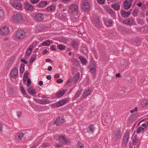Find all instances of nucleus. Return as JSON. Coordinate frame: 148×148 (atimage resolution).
Segmentation results:
<instances>
[{
    "instance_id": "f257e3e1",
    "label": "nucleus",
    "mask_w": 148,
    "mask_h": 148,
    "mask_svg": "<svg viewBox=\"0 0 148 148\" xmlns=\"http://www.w3.org/2000/svg\"><path fill=\"white\" fill-rule=\"evenodd\" d=\"M25 36V32L23 30H18L16 32V36L17 38L20 39H23Z\"/></svg>"
},
{
    "instance_id": "f03ea898",
    "label": "nucleus",
    "mask_w": 148,
    "mask_h": 148,
    "mask_svg": "<svg viewBox=\"0 0 148 148\" xmlns=\"http://www.w3.org/2000/svg\"><path fill=\"white\" fill-rule=\"evenodd\" d=\"M78 9L77 5L76 4H73L69 7V12L71 14H73L75 12L77 14Z\"/></svg>"
},
{
    "instance_id": "7ed1b4c3",
    "label": "nucleus",
    "mask_w": 148,
    "mask_h": 148,
    "mask_svg": "<svg viewBox=\"0 0 148 148\" xmlns=\"http://www.w3.org/2000/svg\"><path fill=\"white\" fill-rule=\"evenodd\" d=\"M129 137V133L127 132H125L124 135L122 143L125 147L126 146L127 144L128 141Z\"/></svg>"
},
{
    "instance_id": "20e7f679",
    "label": "nucleus",
    "mask_w": 148,
    "mask_h": 148,
    "mask_svg": "<svg viewBox=\"0 0 148 148\" xmlns=\"http://www.w3.org/2000/svg\"><path fill=\"white\" fill-rule=\"evenodd\" d=\"M9 28L6 26L1 27L0 29V33L1 34L6 35L9 33Z\"/></svg>"
},
{
    "instance_id": "39448f33",
    "label": "nucleus",
    "mask_w": 148,
    "mask_h": 148,
    "mask_svg": "<svg viewBox=\"0 0 148 148\" xmlns=\"http://www.w3.org/2000/svg\"><path fill=\"white\" fill-rule=\"evenodd\" d=\"M23 19V17L21 14H17L14 15L13 17V20L15 22H19Z\"/></svg>"
},
{
    "instance_id": "423d86ee",
    "label": "nucleus",
    "mask_w": 148,
    "mask_h": 148,
    "mask_svg": "<svg viewBox=\"0 0 148 148\" xmlns=\"http://www.w3.org/2000/svg\"><path fill=\"white\" fill-rule=\"evenodd\" d=\"M64 121V117L60 116L58 118L55 122V124L57 126H58L63 123Z\"/></svg>"
},
{
    "instance_id": "0eeeda50",
    "label": "nucleus",
    "mask_w": 148,
    "mask_h": 148,
    "mask_svg": "<svg viewBox=\"0 0 148 148\" xmlns=\"http://www.w3.org/2000/svg\"><path fill=\"white\" fill-rule=\"evenodd\" d=\"M35 20L37 21H41L44 18L43 15L41 13H38L36 14L34 16Z\"/></svg>"
},
{
    "instance_id": "6e6552de",
    "label": "nucleus",
    "mask_w": 148,
    "mask_h": 148,
    "mask_svg": "<svg viewBox=\"0 0 148 148\" xmlns=\"http://www.w3.org/2000/svg\"><path fill=\"white\" fill-rule=\"evenodd\" d=\"M132 2L129 0H126L123 3V6L125 9H129L132 6Z\"/></svg>"
},
{
    "instance_id": "1a4fd4ad",
    "label": "nucleus",
    "mask_w": 148,
    "mask_h": 148,
    "mask_svg": "<svg viewBox=\"0 0 148 148\" xmlns=\"http://www.w3.org/2000/svg\"><path fill=\"white\" fill-rule=\"evenodd\" d=\"M114 138L116 140H118L121 137V130H116L114 134Z\"/></svg>"
},
{
    "instance_id": "9d476101",
    "label": "nucleus",
    "mask_w": 148,
    "mask_h": 148,
    "mask_svg": "<svg viewBox=\"0 0 148 148\" xmlns=\"http://www.w3.org/2000/svg\"><path fill=\"white\" fill-rule=\"evenodd\" d=\"M93 23L94 26L97 27H100V25L99 21V18L98 17H95L93 18Z\"/></svg>"
},
{
    "instance_id": "9b49d317",
    "label": "nucleus",
    "mask_w": 148,
    "mask_h": 148,
    "mask_svg": "<svg viewBox=\"0 0 148 148\" xmlns=\"http://www.w3.org/2000/svg\"><path fill=\"white\" fill-rule=\"evenodd\" d=\"M82 8L84 11H88L90 8V5L88 2H84L83 3Z\"/></svg>"
},
{
    "instance_id": "f8f14e48",
    "label": "nucleus",
    "mask_w": 148,
    "mask_h": 148,
    "mask_svg": "<svg viewBox=\"0 0 148 148\" xmlns=\"http://www.w3.org/2000/svg\"><path fill=\"white\" fill-rule=\"evenodd\" d=\"M18 74V70L16 68H15L12 70L10 73V75L12 78H15Z\"/></svg>"
},
{
    "instance_id": "ddd939ff",
    "label": "nucleus",
    "mask_w": 148,
    "mask_h": 148,
    "mask_svg": "<svg viewBox=\"0 0 148 148\" xmlns=\"http://www.w3.org/2000/svg\"><path fill=\"white\" fill-rule=\"evenodd\" d=\"M138 114L137 113H134L130 116L129 118V121L131 122H133L136 120L138 117Z\"/></svg>"
},
{
    "instance_id": "4468645a",
    "label": "nucleus",
    "mask_w": 148,
    "mask_h": 148,
    "mask_svg": "<svg viewBox=\"0 0 148 148\" xmlns=\"http://www.w3.org/2000/svg\"><path fill=\"white\" fill-rule=\"evenodd\" d=\"M25 10L30 11L33 10L34 7L30 3H27L25 4Z\"/></svg>"
},
{
    "instance_id": "2eb2a0df",
    "label": "nucleus",
    "mask_w": 148,
    "mask_h": 148,
    "mask_svg": "<svg viewBox=\"0 0 148 148\" xmlns=\"http://www.w3.org/2000/svg\"><path fill=\"white\" fill-rule=\"evenodd\" d=\"M121 13L122 17L124 18H127L130 15V12H126L123 10L121 11Z\"/></svg>"
},
{
    "instance_id": "dca6fc26",
    "label": "nucleus",
    "mask_w": 148,
    "mask_h": 148,
    "mask_svg": "<svg viewBox=\"0 0 148 148\" xmlns=\"http://www.w3.org/2000/svg\"><path fill=\"white\" fill-rule=\"evenodd\" d=\"M42 99L40 100V103L41 104H46L50 103L49 101L47 100V99L44 97H42Z\"/></svg>"
},
{
    "instance_id": "f3484780",
    "label": "nucleus",
    "mask_w": 148,
    "mask_h": 148,
    "mask_svg": "<svg viewBox=\"0 0 148 148\" xmlns=\"http://www.w3.org/2000/svg\"><path fill=\"white\" fill-rule=\"evenodd\" d=\"M53 41L51 40H47L43 42L42 44L39 45V47H41L42 45L49 46L50 44H52Z\"/></svg>"
},
{
    "instance_id": "a211bd4d",
    "label": "nucleus",
    "mask_w": 148,
    "mask_h": 148,
    "mask_svg": "<svg viewBox=\"0 0 148 148\" xmlns=\"http://www.w3.org/2000/svg\"><path fill=\"white\" fill-rule=\"evenodd\" d=\"M59 141L64 144H65L68 143V140L67 138H65V137L63 136H61L59 137Z\"/></svg>"
},
{
    "instance_id": "6ab92c4d",
    "label": "nucleus",
    "mask_w": 148,
    "mask_h": 148,
    "mask_svg": "<svg viewBox=\"0 0 148 148\" xmlns=\"http://www.w3.org/2000/svg\"><path fill=\"white\" fill-rule=\"evenodd\" d=\"M12 5L14 8L18 9L21 8L22 7V4L18 2L13 3Z\"/></svg>"
},
{
    "instance_id": "aec40b11",
    "label": "nucleus",
    "mask_w": 148,
    "mask_h": 148,
    "mask_svg": "<svg viewBox=\"0 0 148 148\" xmlns=\"http://www.w3.org/2000/svg\"><path fill=\"white\" fill-rule=\"evenodd\" d=\"M65 93V91L64 90H60L56 93V95L58 97H60L63 95Z\"/></svg>"
},
{
    "instance_id": "412c9836",
    "label": "nucleus",
    "mask_w": 148,
    "mask_h": 148,
    "mask_svg": "<svg viewBox=\"0 0 148 148\" xmlns=\"http://www.w3.org/2000/svg\"><path fill=\"white\" fill-rule=\"evenodd\" d=\"M132 20L131 19L125 20L123 21V23L127 25H130L132 23Z\"/></svg>"
},
{
    "instance_id": "4be33fe9",
    "label": "nucleus",
    "mask_w": 148,
    "mask_h": 148,
    "mask_svg": "<svg viewBox=\"0 0 148 148\" xmlns=\"http://www.w3.org/2000/svg\"><path fill=\"white\" fill-rule=\"evenodd\" d=\"M66 100L63 99L58 101L56 103V105L57 106H60L63 105L66 103Z\"/></svg>"
},
{
    "instance_id": "5701e85b",
    "label": "nucleus",
    "mask_w": 148,
    "mask_h": 148,
    "mask_svg": "<svg viewBox=\"0 0 148 148\" xmlns=\"http://www.w3.org/2000/svg\"><path fill=\"white\" fill-rule=\"evenodd\" d=\"M47 4V2L46 1H42L38 5V7L40 8H43Z\"/></svg>"
},
{
    "instance_id": "b1692460",
    "label": "nucleus",
    "mask_w": 148,
    "mask_h": 148,
    "mask_svg": "<svg viewBox=\"0 0 148 148\" xmlns=\"http://www.w3.org/2000/svg\"><path fill=\"white\" fill-rule=\"evenodd\" d=\"M24 134L23 133H19L17 134V136H16V139L18 140H21L23 138V136Z\"/></svg>"
},
{
    "instance_id": "393cba45",
    "label": "nucleus",
    "mask_w": 148,
    "mask_h": 148,
    "mask_svg": "<svg viewBox=\"0 0 148 148\" xmlns=\"http://www.w3.org/2000/svg\"><path fill=\"white\" fill-rule=\"evenodd\" d=\"M139 10L138 8H135L132 14L134 17H136L137 16L139 12Z\"/></svg>"
},
{
    "instance_id": "a878e982",
    "label": "nucleus",
    "mask_w": 148,
    "mask_h": 148,
    "mask_svg": "<svg viewBox=\"0 0 148 148\" xmlns=\"http://www.w3.org/2000/svg\"><path fill=\"white\" fill-rule=\"evenodd\" d=\"M144 131L145 129L142 127H138L136 130V132L137 134L143 133L144 132Z\"/></svg>"
},
{
    "instance_id": "bb28decb",
    "label": "nucleus",
    "mask_w": 148,
    "mask_h": 148,
    "mask_svg": "<svg viewBox=\"0 0 148 148\" xmlns=\"http://www.w3.org/2000/svg\"><path fill=\"white\" fill-rule=\"evenodd\" d=\"M140 141L139 139L136 138L135 137L132 141V144L133 145H138L139 144Z\"/></svg>"
},
{
    "instance_id": "cd10ccee",
    "label": "nucleus",
    "mask_w": 148,
    "mask_h": 148,
    "mask_svg": "<svg viewBox=\"0 0 148 148\" xmlns=\"http://www.w3.org/2000/svg\"><path fill=\"white\" fill-rule=\"evenodd\" d=\"M90 93V90L89 89L86 90L84 92L83 96L84 97H85L88 95Z\"/></svg>"
},
{
    "instance_id": "c85d7f7f",
    "label": "nucleus",
    "mask_w": 148,
    "mask_h": 148,
    "mask_svg": "<svg viewBox=\"0 0 148 148\" xmlns=\"http://www.w3.org/2000/svg\"><path fill=\"white\" fill-rule=\"evenodd\" d=\"M141 105L142 108L146 107L148 105V101L147 100H144L142 102Z\"/></svg>"
},
{
    "instance_id": "c756f323",
    "label": "nucleus",
    "mask_w": 148,
    "mask_h": 148,
    "mask_svg": "<svg viewBox=\"0 0 148 148\" xmlns=\"http://www.w3.org/2000/svg\"><path fill=\"white\" fill-rule=\"evenodd\" d=\"M112 7L115 10H119L120 8V5L118 3H116L112 5Z\"/></svg>"
},
{
    "instance_id": "7c9ffc66",
    "label": "nucleus",
    "mask_w": 148,
    "mask_h": 148,
    "mask_svg": "<svg viewBox=\"0 0 148 148\" xmlns=\"http://www.w3.org/2000/svg\"><path fill=\"white\" fill-rule=\"evenodd\" d=\"M104 122H106V123L104 124V122L103 123V124L104 125L107 123L109 124L111 122V119L110 117H106L105 119V120H104Z\"/></svg>"
},
{
    "instance_id": "2f4dec72",
    "label": "nucleus",
    "mask_w": 148,
    "mask_h": 148,
    "mask_svg": "<svg viewBox=\"0 0 148 148\" xmlns=\"http://www.w3.org/2000/svg\"><path fill=\"white\" fill-rule=\"evenodd\" d=\"M79 58L80 59L82 64H85L87 63V61L85 58L82 56H80L79 57Z\"/></svg>"
},
{
    "instance_id": "473e14b6",
    "label": "nucleus",
    "mask_w": 148,
    "mask_h": 148,
    "mask_svg": "<svg viewBox=\"0 0 148 148\" xmlns=\"http://www.w3.org/2000/svg\"><path fill=\"white\" fill-rule=\"evenodd\" d=\"M80 74L79 73H78L74 76V82H77V81L79 79V77Z\"/></svg>"
},
{
    "instance_id": "72a5a7b5",
    "label": "nucleus",
    "mask_w": 148,
    "mask_h": 148,
    "mask_svg": "<svg viewBox=\"0 0 148 148\" xmlns=\"http://www.w3.org/2000/svg\"><path fill=\"white\" fill-rule=\"evenodd\" d=\"M46 28V27L45 26L40 25L38 26L36 28L39 31H41L45 29Z\"/></svg>"
},
{
    "instance_id": "f704fd0d",
    "label": "nucleus",
    "mask_w": 148,
    "mask_h": 148,
    "mask_svg": "<svg viewBox=\"0 0 148 148\" xmlns=\"http://www.w3.org/2000/svg\"><path fill=\"white\" fill-rule=\"evenodd\" d=\"M96 67L95 62L94 61L90 62L89 66V68Z\"/></svg>"
},
{
    "instance_id": "c9c22d12",
    "label": "nucleus",
    "mask_w": 148,
    "mask_h": 148,
    "mask_svg": "<svg viewBox=\"0 0 148 148\" xmlns=\"http://www.w3.org/2000/svg\"><path fill=\"white\" fill-rule=\"evenodd\" d=\"M25 65L24 64L22 63L21 64L20 67V72L21 73H23L24 71Z\"/></svg>"
},
{
    "instance_id": "e433bc0d",
    "label": "nucleus",
    "mask_w": 148,
    "mask_h": 148,
    "mask_svg": "<svg viewBox=\"0 0 148 148\" xmlns=\"http://www.w3.org/2000/svg\"><path fill=\"white\" fill-rule=\"evenodd\" d=\"M76 148H84V147L81 143L79 142L77 145Z\"/></svg>"
},
{
    "instance_id": "4c0bfd02",
    "label": "nucleus",
    "mask_w": 148,
    "mask_h": 148,
    "mask_svg": "<svg viewBox=\"0 0 148 148\" xmlns=\"http://www.w3.org/2000/svg\"><path fill=\"white\" fill-rule=\"evenodd\" d=\"M112 21L111 20H108L106 21L105 24L107 26H110L112 24Z\"/></svg>"
},
{
    "instance_id": "58836bf2",
    "label": "nucleus",
    "mask_w": 148,
    "mask_h": 148,
    "mask_svg": "<svg viewBox=\"0 0 148 148\" xmlns=\"http://www.w3.org/2000/svg\"><path fill=\"white\" fill-rule=\"evenodd\" d=\"M36 55L35 54L33 56L31 57L29 60V63H32L35 60V59H36Z\"/></svg>"
},
{
    "instance_id": "ea45409f",
    "label": "nucleus",
    "mask_w": 148,
    "mask_h": 148,
    "mask_svg": "<svg viewBox=\"0 0 148 148\" xmlns=\"http://www.w3.org/2000/svg\"><path fill=\"white\" fill-rule=\"evenodd\" d=\"M55 7L54 6L52 5L48 7L46 9L47 10L49 11H51L54 10L55 9Z\"/></svg>"
},
{
    "instance_id": "a19ab883",
    "label": "nucleus",
    "mask_w": 148,
    "mask_h": 148,
    "mask_svg": "<svg viewBox=\"0 0 148 148\" xmlns=\"http://www.w3.org/2000/svg\"><path fill=\"white\" fill-rule=\"evenodd\" d=\"M21 88L22 92V93L23 94V95H26L27 93L26 92L23 86H21Z\"/></svg>"
},
{
    "instance_id": "79ce46f5",
    "label": "nucleus",
    "mask_w": 148,
    "mask_h": 148,
    "mask_svg": "<svg viewBox=\"0 0 148 148\" xmlns=\"http://www.w3.org/2000/svg\"><path fill=\"white\" fill-rule=\"evenodd\" d=\"M81 93V90H78L77 92H76V94H75V96L76 98L78 97H79V96L80 95Z\"/></svg>"
},
{
    "instance_id": "37998d69",
    "label": "nucleus",
    "mask_w": 148,
    "mask_h": 148,
    "mask_svg": "<svg viewBox=\"0 0 148 148\" xmlns=\"http://www.w3.org/2000/svg\"><path fill=\"white\" fill-rule=\"evenodd\" d=\"M88 128L89 129V130L92 133H93L94 130V127L93 126V125L92 124L90 125L89 127Z\"/></svg>"
},
{
    "instance_id": "c03bdc74",
    "label": "nucleus",
    "mask_w": 148,
    "mask_h": 148,
    "mask_svg": "<svg viewBox=\"0 0 148 148\" xmlns=\"http://www.w3.org/2000/svg\"><path fill=\"white\" fill-rule=\"evenodd\" d=\"M71 45L73 47L75 48H76L78 47V45L76 42H73L71 44Z\"/></svg>"
},
{
    "instance_id": "a18cd8bd",
    "label": "nucleus",
    "mask_w": 148,
    "mask_h": 148,
    "mask_svg": "<svg viewBox=\"0 0 148 148\" xmlns=\"http://www.w3.org/2000/svg\"><path fill=\"white\" fill-rule=\"evenodd\" d=\"M58 48L59 49L62 50L64 49V47L62 45H58Z\"/></svg>"
},
{
    "instance_id": "49530a36",
    "label": "nucleus",
    "mask_w": 148,
    "mask_h": 148,
    "mask_svg": "<svg viewBox=\"0 0 148 148\" xmlns=\"http://www.w3.org/2000/svg\"><path fill=\"white\" fill-rule=\"evenodd\" d=\"M96 67L89 68L90 69V71L92 73H95L96 69L95 68Z\"/></svg>"
},
{
    "instance_id": "de8ad7c7",
    "label": "nucleus",
    "mask_w": 148,
    "mask_h": 148,
    "mask_svg": "<svg viewBox=\"0 0 148 148\" xmlns=\"http://www.w3.org/2000/svg\"><path fill=\"white\" fill-rule=\"evenodd\" d=\"M51 49L53 51H55L56 50V47L55 45H52L51 46Z\"/></svg>"
},
{
    "instance_id": "09e8293b",
    "label": "nucleus",
    "mask_w": 148,
    "mask_h": 148,
    "mask_svg": "<svg viewBox=\"0 0 148 148\" xmlns=\"http://www.w3.org/2000/svg\"><path fill=\"white\" fill-rule=\"evenodd\" d=\"M31 81L30 80V79H28L27 80V84L26 86L27 87H29L31 83Z\"/></svg>"
},
{
    "instance_id": "8fccbe9b",
    "label": "nucleus",
    "mask_w": 148,
    "mask_h": 148,
    "mask_svg": "<svg viewBox=\"0 0 148 148\" xmlns=\"http://www.w3.org/2000/svg\"><path fill=\"white\" fill-rule=\"evenodd\" d=\"M97 2L101 4H103L105 2V0H97Z\"/></svg>"
},
{
    "instance_id": "3c124183",
    "label": "nucleus",
    "mask_w": 148,
    "mask_h": 148,
    "mask_svg": "<svg viewBox=\"0 0 148 148\" xmlns=\"http://www.w3.org/2000/svg\"><path fill=\"white\" fill-rule=\"evenodd\" d=\"M39 0H31L30 2L32 4H35L39 2Z\"/></svg>"
},
{
    "instance_id": "603ef678",
    "label": "nucleus",
    "mask_w": 148,
    "mask_h": 148,
    "mask_svg": "<svg viewBox=\"0 0 148 148\" xmlns=\"http://www.w3.org/2000/svg\"><path fill=\"white\" fill-rule=\"evenodd\" d=\"M34 49V46L33 45H31L27 49V50L31 51L32 52V50Z\"/></svg>"
},
{
    "instance_id": "864d4df0",
    "label": "nucleus",
    "mask_w": 148,
    "mask_h": 148,
    "mask_svg": "<svg viewBox=\"0 0 148 148\" xmlns=\"http://www.w3.org/2000/svg\"><path fill=\"white\" fill-rule=\"evenodd\" d=\"M32 52L31 51L27 50L26 53V56H29L31 53Z\"/></svg>"
},
{
    "instance_id": "5fc2aeb1",
    "label": "nucleus",
    "mask_w": 148,
    "mask_h": 148,
    "mask_svg": "<svg viewBox=\"0 0 148 148\" xmlns=\"http://www.w3.org/2000/svg\"><path fill=\"white\" fill-rule=\"evenodd\" d=\"M29 93L31 95H34L36 93V92L35 90L34 89L33 90H32V91H30Z\"/></svg>"
},
{
    "instance_id": "6e6d98bb",
    "label": "nucleus",
    "mask_w": 148,
    "mask_h": 148,
    "mask_svg": "<svg viewBox=\"0 0 148 148\" xmlns=\"http://www.w3.org/2000/svg\"><path fill=\"white\" fill-rule=\"evenodd\" d=\"M138 109L136 107H135L134 109L130 111L131 113H133L135 112H136L137 111Z\"/></svg>"
},
{
    "instance_id": "4d7b16f0",
    "label": "nucleus",
    "mask_w": 148,
    "mask_h": 148,
    "mask_svg": "<svg viewBox=\"0 0 148 148\" xmlns=\"http://www.w3.org/2000/svg\"><path fill=\"white\" fill-rule=\"evenodd\" d=\"M21 62L24 63L26 64H27L28 63L23 58L21 59Z\"/></svg>"
},
{
    "instance_id": "13d9d810",
    "label": "nucleus",
    "mask_w": 148,
    "mask_h": 148,
    "mask_svg": "<svg viewBox=\"0 0 148 148\" xmlns=\"http://www.w3.org/2000/svg\"><path fill=\"white\" fill-rule=\"evenodd\" d=\"M145 77H143L140 81V83L142 84L143 83L145 82Z\"/></svg>"
},
{
    "instance_id": "bf43d9fd",
    "label": "nucleus",
    "mask_w": 148,
    "mask_h": 148,
    "mask_svg": "<svg viewBox=\"0 0 148 148\" xmlns=\"http://www.w3.org/2000/svg\"><path fill=\"white\" fill-rule=\"evenodd\" d=\"M63 80L61 79H59L56 81V82L57 83H62L63 82Z\"/></svg>"
},
{
    "instance_id": "052dcab7",
    "label": "nucleus",
    "mask_w": 148,
    "mask_h": 148,
    "mask_svg": "<svg viewBox=\"0 0 148 148\" xmlns=\"http://www.w3.org/2000/svg\"><path fill=\"white\" fill-rule=\"evenodd\" d=\"M22 113L21 112H18L17 113V116L18 117L20 118L21 117V114Z\"/></svg>"
},
{
    "instance_id": "680f3d73",
    "label": "nucleus",
    "mask_w": 148,
    "mask_h": 148,
    "mask_svg": "<svg viewBox=\"0 0 148 148\" xmlns=\"http://www.w3.org/2000/svg\"><path fill=\"white\" fill-rule=\"evenodd\" d=\"M9 92L10 93H11L12 94H13L14 93V90L12 88H11L9 90Z\"/></svg>"
},
{
    "instance_id": "e2e57ef3",
    "label": "nucleus",
    "mask_w": 148,
    "mask_h": 148,
    "mask_svg": "<svg viewBox=\"0 0 148 148\" xmlns=\"http://www.w3.org/2000/svg\"><path fill=\"white\" fill-rule=\"evenodd\" d=\"M108 12L110 14L113 13V11L111 9H108L107 10Z\"/></svg>"
},
{
    "instance_id": "0e129e2a",
    "label": "nucleus",
    "mask_w": 148,
    "mask_h": 148,
    "mask_svg": "<svg viewBox=\"0 0 148 148\" xmlns=\"http://www.w3.org/2000/svg\"><path fill=\"white\" fill-rule=\"evenodd\" d=\"M141 126L142 127H145V128H147V125L146 123H144Z\"/></svg>"
},
{
    "instance_id": "69168bd1",
    "label": "nucleus",
    "mask_w": 148,
    "mask_h": 148,
    "mask_svg": "<svg viewBox=\"0 0 148 148\" xmlns=\"http://www.w3.org/2000/svg\"><path fill=\"white\" fill-rule=\"evenodd\" d=\"M71 82V79H69L67 83H66V84L68 85V86H69L70 85V82Z\"/></svg>"
},
{
    "instance_id": "338daca9",
    "label": "nucleus",
    "mask_w": 148,
    "mask_h": 148,
    "mask_svg": "<svg viewBox=\"0 0 148 148\" xmlns=\"http://www.w3.org/2000/svg\"><path fill=\"white\" fill-rule=\"evenodd\" d=\"M46 62H49L51 63H52L53 62V61L50 59H47L46 60Z\"/></svg>"
},
{
    "instance_id": "774afa93",
    "label": "nucleus",
    "mask_w": 148,
    "mask_h": 148,
    "mask_svg": "<svg viewBox=\"0 0 148 148\" xmlns=\"http://www.w3.org/2000/svg\"><path fill=\"white\" fill-rule=\"evenodd\" d=\"M28 74H29V73H25L24 74L23 77L28 78Z\"/></svg>"
}]
</instances>
